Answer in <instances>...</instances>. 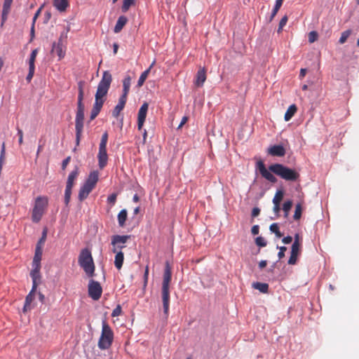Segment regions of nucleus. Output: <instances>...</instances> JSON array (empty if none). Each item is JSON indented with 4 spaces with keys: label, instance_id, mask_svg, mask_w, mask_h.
Returning a JSON list of instances; mask_svg holds the SVG:
<instances>
[{
    "label": "nucleus",
    "instance_id": "45",
    "mask_svg": "<svg viewBox=\"0 0 359 359\" xmlns=\"http://www.w3.org/2000/svg\"><path fill=\"white\" fill-rule=\"evenodd\" d=\"M255 243L259 247H265L266 245V241L264 238L262 236L257 237L255 239Z\"/></svg>",
    "mask_w": 359,
    "mask_h": 359
},
{
    "label": "nucleus",
    "instance_id": "57",
    "mask_svg": "<svg viewBox=\"0 0 359 359\" xmlns=\"http://www.w3.org/2000/svg\"><path fill=\"white\" fill-rule=\"evenodd\" d=\"M41 9H42V7H40V8L37 10V11L36 12V13L34 14V18H33V23H34V24L35 23V22H36V20L37 18L39 17V14H40V13H41Z\"/></svg>",
    "mask_w": 359,
    "mask_h": 359
},
{
    "label": "nucleus",
    "instance_id": "5",
    "mask_svg": "<svg viewBox=\"0 0 359 359\" xmlns=\"http://www.w3.org/2000/svg\"><path fill=\"white\" fill-rule=\"evenodd\" d=\"M114 341V332L106 320L102 323V332L98 340L97 346L101 350H106L111 347Z\"/></svg>",
    "mask_w": 359,
    "mask_h": 359
},
{
    "label": "nucleus",
    "instance_id": "48",
    "mask_svg": "<svg viewBox=\"0 0 359 359\" xmlns=\"http://www.w3.org/2000/svg\"><path fill=\"white\" fill-rule=\"evenodd\" d=\"M117 194L114 193L108 196L107 198V202L112 205L115 204L116 201Z\"/></svg>",
    "mask_w": 359,
    "mask_h": 359
},
{
    "label": "nucleus",
    "instance_id": "43",
    "mask_svg": "<svg viewBox=\"0 0 359 359\" xmlns=\"http://www.w3.org/2000/svg\"><path fill=\"white\" fill-rule=\"evenodd\" d=\"M292 206V201H287L283 203V210L285 212V217H287Z\"/></svg>",
    "mask_w": 359,
    "mask_h": 359
},
{
    "label": "nucleus",
    "instance_id": "53",
    "mask_svg": "<svg viewBox=\"0 0 359 359\" xmlns=\"http://www.w3.org/2000/svg\"><path fill=\"white\" fill-rule=\"evenodd\" d=\"M259 231V227L258 225H254L251 229V232L253 235H257Z\"/></svg>",
    "mask_w": 359,
    "mask_h": 359
},
{
    "label": "nucleus",
    "instance_id": "42",
    "mask_svg": "<svg viewBox=\"0 0 359 359\" xmlns=\"http://www.w3.org/2000/svg\"><path fill=\"white\" fill-rule=\"evenodd\" d=\"M302 207L301 203H297L295 206V211L294 214V219L298 220L301 218L302 216Z\"/></svg>",
    "mask_w": 359,
    "mask_h": 359
},
{
    "label": "nucleus",
    "instance_id": "39",
    "mask_svg": "<svg viewBox=\"0 0 359 359\" xmlns=\"http://www.w3.org/2000/svg\"><path fill=\"white\" fill-rule=\"evenodd\" d=\"M270 231L273 233H274L277 238H281L283 236L282 233L279 230V226L277 223H273L271 224Z\"/></svg>",
    "mask_w": 359,
    "mask_h": 359
},
{
    "label": "nucleus",
    "instance_id": "64",
    "mask_svg": "<svg viewBox=\"0 0 359 359\" xmlns=\"http://www.w3.org/2000/svg\"><path fill=\"white\" fill-rule=\"evenodd\" d=\"M113 48H114V53L116 54L117 53V50H118V45L115 43L113 45Z\"/></svg>",
    "mask_w": 359,
    "mask_h": 359
},
{
    "label": "nucleus",
    "instance_id": "51",
    "mask_svg": "<svg viewBox=\"0 0 359 359\" xmlns=\"http://www.w3.org/2000/svg\"><path fill=\"white\" fill-rule=\"evenodd\" d=\"M46 239V230H44L43 231L42 236L40 238V240L39 241L37 245H39V246H41L44 243Z\"/></svg>",
    "mask_w": 359,
    "mask_h": 359
},
{
    "label": "nucleus",
    "instance_id": "35",
    "mask_svg": "<svg viewBox=\"0 0 359 359\" xmlns=\"http://www.w3.org/2000/svg\"><path fill=\"white\" fill-rule=\"evenodd\" d=\"M149 72H150V69H147L141 74V75L138 79V81H137L138 87H141L144 84V81H146L147 78L148 77Z\"/></svg>",
    "mask_w": 359,
    "mask_h": 359
},
{
    "label": "nucleus",
    "instance_id": "1",
    "mask_svg": "<svg viewBox=\"0 0 359 359\" xmlns=\"http://www.w3.org/2000/svg\"><path fill=\"white\" fill-rule=\"evenodd\" d=\"M256 169L259 170L264 178L272 183L276 182L277 179L271 172L287 182H295L299 180L300 176L296 170L280 163L272 164L269 167L268 170L262 160H259L257 162Z\"/></svg>",
    "mask_w": 359,
    "mask_h": 359
},
{
    "label": "nucleus",
    "instance_id": "23",
    "mask_svg": "<svg viewBox=\"0 0 359 359\" xmlns=\"http://www.w3.org/2000/svg\"><path fill=\"white\" fill-rule=\"evenodd\" d=\"M127 22H128V18L126 16H124V15L120 16L118 18V20L115 25L114 32L115 33H119L122 30L123 27L126 25Z\"/></svg>",
    "mask_w": 359,
    "mask_h": 359
},
{
    "label": "nucleus",
    "instance_id": "34",
    "mask_svg": "<svg viewBox=\"0 0 359 359\" xmlns=\"http://www.w3.org/2000/svg\"><path fill=\"white\" fill-rule=\"evenodd\" d=\"M84 86H85V81H80L78 82V102H83V97H84Z\"/></svg>",
    "mask_w": 359,
    "mask_h": 359
},
{
    "label": "nucleus",
    "instance_id": "11",
    "mask_svg": "<svg viewBox=\"0 0 359 359\" xmlns=\"http://www.w3.org/2000/svg\"><path fill=\"white\" fill-rule=\"evenodd\" d=\"M149 104L144 102L140 107L138 111L137 116V127L139 130H141L146 119Z\"/></svg>",
    "mask_w": 359,
    "mask_h": 359
},
{
    "label": "nucleus",
    "instance_id": "59",
    "mask_svg": "<svg viewBox=\"0 0 359 359\" xmlns=\"http://www.w3.org/2000/svg\"><path fill=\"white\" fill-rule=\"evenodd\" d=\"M267 264V262L266 260H262L259 263V267L262 269H264Z\"/></svg>",
    "mask_w": 359,
    "mask_h": 359
},
{
    "label": "nucleus",
    "instance_id": "27",
    "mask_svg": "<svg viewBox=\"0 0 359 359\" xmlns=\"http://www.w3.org/2000/svg\"><path fill=\"white\" fill-rule=\"evenodd\" d=\"M115 253H116V256H115V259H114V265H115L116 268L119 270L121 269L123 264L124 255H123V252L121 251H119V252H117Z\"/></svg>",
    "mask_w": 359,
    "mask_h": 359
},
{
    "label": "nucleus",
    "instance_id": "4",
    "mask_svg": "<svg viewBox=\"0 0 359 359\" xmlns=\"http://www.w3.org/2000/svg\"><path fill=\"white\" fill-rule=\"evenodd\" d=\"M78 262L87 276L92 278L95 275V264L91 252L88 248L82 249L79 255Z\"/></svg>",
    "mask_w": 359,
    "mask_h": 359
},
{
    "label": "nucleus",
    "instance_id": "24",
    "mask_svg": "<svg viewBox=\"0 0 359 359\" xmlns=\"http://www.w3.org/2000/svg\"><path fill=\"white\" fill-rule=\"evenodd\" d=\"M75 121H84V104L83 102H77V111Z\"/></svg>",
    "mask_w": 359,
    "mask_h": 359
},
{
    "label": "nucleus",
    "instance_id": "19",
    "mask_svg": "<svg viewBox=\"0 0 359 359\" xmlns=\"http://www.w3.org/2000/svg\"><path fill=\"white\" fill-rule=\"evenodd\" d=\"M93 189L94 188L92 187L91 186L87 184L86 183H84V184L81 187L79 190V201H82L84 199H86Z\"/></svg>",
    "mask_w": 359,
    "mask_h": 359
},
{
    "label": "nucleus",
    "instance_id": "36",
    "mask_svg": "<svg viewBox=\"0 0 359 359\" xmlns=\"http://www.w3.org/2000/svg\"><path fill=\"white\" fill-rule=\"evenodd\" d=\"M352 34L351 29H347L344 32H343L341 34V36L339 39V43L340 44H344L348 39V38L351 36Z\"/></svg>",
    "mask_w": 359,
    "mask_h": 359
},
{
    "label": "nucleus",
    "instance_id": "13",
    "mask_svg": "<svg viewBox=\"0 0 359 359\" xmlns=\"http://www.w3.org/2000/svg\"><path fill=\"white\" fill-rule=\"evenodd\" d=\"M268 154L272 156L283 157L285 155L286 151L283 146L276 144L270 147L267 151Z\"/></svg>",
    "mask_w": 359,
    "mask_h": 359
},
{
    "label": "nucleus",
    "instance_id": "8",
    "mask_svg": "<svg viewBox=\"0 0 359 359\" xmlns=\"http://www.w3.org/2000/svg\"><path fill=\"white\" fill-rule=\"evenodd\" d=\"M130 238V235H115L111 237V251L117 252L126 248V242Z\"/></svg>",
    "mask_w": 359,
    "mask_h": 359
},
{
    "label": "nucleus",
    "instance_id": "31",
    "mask_svg": "<svg viewBox=\"0 0 359 359\" xmlns=\"http://www.w3.org/2000/svg\"><path fill=\"white\" fill-rule=\"evenodd\" d=\"M128 212L126 209L121 210L118 214V225L121 227L124 226L126 221L127 219Z\"/></svg>",
    "mask_w": 359,
    "mask_h": 359
},
{
    "label": "nucleus",
    "instance_id": "29",
    "mask_svg": "<svg viewBox=\"0 0 359 359\" xmlns=\"http://www.w3.org/2000/svg\"><path fill=\"white\" fill-rule=\"evenodd\" d=\"M79 175V168L78 167H76L74 170H72L67 178V186H70L73 187L74 186V182L76 179V177Z\"/></svg>",
    "mask_w": 359,
    "mask_h": 359
},
{
    "label": "nucleus",
    "instance_id": "61",
    "mask_svg": "<svg viewBox=\"0 0 359 359\" xmlns=\"http://www.w3.org/2000/svg\"><path fill=\"white\" fill-rule=\"evenodd\" d=\"M148 274H149V269H148V267L146 268V270H145V272H144V283L147 284V280H148Z\"/></svg>",
    "mask_w": 359,
    "mask_h": 359
},
{
    "label": "nucleus",
    "instance_id": "9",
    "mask_svg": "<svg viewBox=\"0 0 359 359\" xmlns=\"http://www.w3.org/2000/svg\"><path fill=\"white\" fill-rule=\"evenodd\" d=\"M102 293V288L99 282L90 280L88 284V295L93 300H98Z\"/></svg>",
    "mask_w": 359,
    "mask_h": 359
},
{
    "label": "nucleus",
    "instance_id": "60",
    "mask_svg": "<svg viewBox=\"0 0 359 359\" xmlns=\"http://www.w3.org/2000/svg\"><path fill=\"white\" fill-rule=\"evenodd\" d=\"M187 120H188V118L187 116H184L181 121L180 124L178 126V128H180L181 127H182V126L187 123Z\"/></svg>",
    "mask_w": 359,
    "mask_h": 359
},
{
    "label": "nucleus",
    "instance_id": "12",
    "mask_svg": "<svg viewBox=\"0 0 359 359\" xmlns=\"http://www.w3.org/2000/svg\"><path fill=\"white\" fill-rule=\"evenodd\" d=\"M41 265L32 264V269L30 272V276L32 279V285H35V287H38L40 283L41 274H40Z\"/></svg>",
    "mask_w": 359,
    "mask_h": 359
},
{
    "label": "nucleus",
    "instance_id": "20",
    "mask_svg": "<svg viewBox=\"0 0 359 359\" xmlns=\"http://www.w3.org/2000/svg\"><path fill=\"white\" fill-rule=\"evenodd\" d=\"M83 129V121H75L76 144H79Z\"/></svg>",
    "mask_w": 359,
    "mask_h": 359
},
{
    "label": "nucleus",
    "instance_id": "22",
    "mask_svg": "<svg viewBox=\"0 0 359 359\" xmlns=\"http://www.w3.org/2000/svg\"><path fill=\"white\" fill-rule=\"evenodd\" d=\"M126 101H127L126 98H123L121 97L119 98L118 103L116 104V106L114 107V109L113 110V112H112L113 116H114L116 118L118 116L120 112L123 109V108L126 105Z\"/></svg>",
    "mask_w": 359,
    "mask_h": 359
},
{
    "label": "nucleus",
    "instance_id": "54",
    "mask_svg": "<svg viewBox=\"0 0 359 359\" xmlns=\"http://www.w3.org/2000/svg\"><path fill=\"white\" fill-rule=\"evenodd\" d=\"M273 212L278 215L280 210V203H273Z\"/></svg>",
    "mask_w": 359,
    "mask_h": 359
},
{
    "label": "nucleus",
    "instance_id": "18",
    "mask_svg": "<svg viewBox=\"0 0 359 359\" xmlns=\"http://www.w3.org/2000/svg\"><path fill=\"white\" fill-rule=\"evenodd\" d=\"M93 189L94 188L92 187L91 186L87 184L86 183H84V184L81 187L79 190V201H82L84 199H86Z\"/></svg>",
    "mask_w": 359,
    "mask_h": 359
},
{
    "label": "nucleus",
    "instance_id": "30",
    "mask_svg": "<svg viewBox=\"0 0 359 359\" xmlns=\"http://www.w3.org/2000/svg\"><path fill=\"white\" fill-rule=\"evenodd\" d=\"M41 256H42L41 246H39V245H36V250H35V254H34V256L33 258L32 264L41 265Z\"/></svg>",
    "mask_w": 359,
    "mask_h": 359
},
{
    "label": "nucleus",
    "instance_id": "10",
    "mask_svg": "<svg viewBox=\"0 0 359 359\" xmlns=\"http://www.w3.org/2000/svg\"><path fill=\"white\" fill-rule=\"evenodd\" d=\"M36 288L37 287H35V285H32L31 291L27 295L24 306L22 308L23 313H27V311H31L32 309H34V305L33 304V301L35 299Z\"/></svg>",
    "mask_w": 359,
    "mask_h": 359
},
{
    "label": "nucleus",
    "instance_id": "52",
    "mask_svg": "<svg viewBox=\"0 0 359 359\" xmlns=\"http://www.w3.org/2000/svg\"><path fill=\"white\" fill-rule=\"evenodd\" d=\"M70 160H71V157L68 156V157H67L65 159H64L62 161V170H65L66 169L67 165L70 162Z\"/></svg>",
    "mask_w": 359,
    "mask_h": 359
},
{
    "label": "nucleus",
    "instance_id": "50",
    "mask_svg": "<svg viewBox=\"0 0 359 359\" xmlns=\"http://www.w3.org/2000/svg\"><path fill=\"white\" fill-rule=\"evenodd\" d=\"M34 70L35 69H29V72L26 77V80L28 83H29L32 81L34 74Z\"/></svg>",
    "mask_w": 359,
    "mask_h": 359
},
{
    "label": "nucleus",
    "instance_id": "63",
    "mask_svg": "<svg viewBox=\"0 0 359 359\" xmlns=\"http://www.w3.org/2000/svg\"><path fill=\"white\" fill-rule=\"evenodd\" d=\"M39 299L41 303H43L45 300L44 294H43L41 292H39Z\"/></svg>",
    "mask_w": 359,
    "mask_h": 359
},
{
    "label": "nucleus",
    "instance_id": "17",
    "mask_svg": "<svg viewBox=\"0 0 359 359\" xmlns=\"http://www.w3.org/2000/svg\"><path fill=\"white\" fill-rule=\"evenodd\" d=\"M12 3L13 0H4V1L1 14L2 23L5 22L8 18V15L11 11Z\"/></svg>",
    "mask_w": 359,
    "mask_h": 359
},
{
    "label": "nucleus",
    "instance_id": "55",
    "mask_svg": "<svg viewBox=\"0 0 359 359\" xmlns=\"http://www.w3.org/2000/svg\"><path fill=\"white\" fill-rule=\"evenodd\" d=\"M260 213V209L259 208H254L252 210V216L255 217L258 216Z\"/></svg>",
    "mask_w": 359,
    "mask_h": 359
},
{
    "label": "nucleus",
    "instance_id": "58",
    "mask_svg": "<svg viewBox=\"0 0 359 359\" xmlns=\"http://www.w3.org/2000/svg\"><path fill=\"white\" fill-rule=\"evenodd\" d=\"M293 243H297V246L301 247V243L299 242V236L298 233L295 234L294 241Z\"/></svg>",
    "mask_w": 359,
    "mask_h": 359
},
{
    "label": "nucleus",
    "instance_id": "15",
    "mask_svg": "<svg viewBox=\"0 0 359 359\" xmlns=\"http://www.w3.org/2000/svg\"><path fill=\"white\" fill-rule=\"evenodd\" d=\"M52 53H55L59 57V60L62 59L65 55V52L63 50V46L61 39H59L57 43L54 42L52 46Z\"/></svg>",
    "mask_w": 359,
    "mask_h": 359
},
{
    "label": "nucleus",
    "instance_id": "25",
    "mask_svg": "<svg viewBox=\"0 0 359 359\" xmlns=\"http://www.w3.org/2000/svg\"><path fill=\"white\" fill-rule=\"evenodd\" d=\"M131 79L130 76H126L123 81V94L121 96L123 98H126L130 90Z\"/></svg>",
    "mask_w": 359,
    "mask_h": 359
},
{
    "label": "nucleus",
    "instance_id": "62",
    "mask_svg": "<svg viewBox=\"0 0 359 359\" xmlns=\"http://www.w3.org/2000/svg\"><path fill=\"white\" fill-rule=\"evenodd\" d=\"M306 69H301L300 73H299L300 79L304 78L305 76V75H306Z\"/></svg>",
    "mask_w": 359,
    "mask_h": 359
},
{
    "label": "nucleus",
    "instance_id": "44",
    "mask_svg": "<svg viewBox=\"0 0 359 359\" xmlns=\"http://www.w3.org/2000/svg\"><path fill=\"white\" fill-rule=\"evenodd\" d=\"M318 37V34L317 32H316V31L310 32L309 33V36H308L309 43H312L315 42L316 41H317Z\"/></svg>",
    "mask_w": 359,
    "mask_h": 359
},
{
    "label": "nucleus",
    "instance_id": "14",
    "mask_svg": "<svg viewBox=\"0 0 359 359\" xmlns=\"http://www.w3.org/2000/svg\"><path fill=\"white\" fill-rule=\"evenodd\" d=\"M300 250L301 247H298L297 243H292L288 264L294 265L297 263L298 255L300 253Z\"/></svg>",
    "mask_w": 359,
    "mask_h": 359
},
{
    "label": "nucleus",
    "instance_id": "41",
    "mask_svg": "<svg viewBox=\"0 0 359 359\" xmlns=\"http://www.w3.org/2000/svg\"><path fill=\"white\" fill-rule=\"evenodd\" d=\"M283 0H276V4L274 6V8L272 11V13H271V20L276 16V15L277 14L278 10L280 9V8L281 7L282 4H283Z\"/></svg>",
    "mask_w": 359,
    "mask_h": 359
},
{
    "label": "nucleus",
    "instance_id": "16",
    "mask_svg": "<svg viewBox=\"0 0 359 359\" xmlns=\"http://www.w3.org/2000/svg\"><path fill=\"white\" fill-rule=\"evenodd\" d=\"M205 80L206 71L205 68H201L196 75L195 85L198 87H201L203 86Z\"/></svg>",
    "mask_w": 359,
    "mask_h": 359
},
{
    "label": "nucleus",
    "instance_id": "40",
    "mask_svg": "<svg viewBox=\"0 0 359 359\" xmlns=\"http://www.w3.org/2000/svg\"><path fill=\"white\" fill-rule=\"evenodd\" d=\"M72 187L70 186L66 185V189L65 191V203L66 205H68L70 198H71V194H72Z\"/></svg>",
    "mask_w": 359,
    "mask_h": 359
},
{
    "label": "nucleus",
    "instance_id": "32",
    "mask_svg": "<svg viewBox=\"0 0 359 359\" xmlns=\"http://www.w3.org/2000/svg\"><path fill=\"white\" fill-rule=\"evenodd\" d=\"M252 287L255 289L259 290L262 293H266L269 290V285L267 283H259V282L253 283Z\"/></svg>",
    "mask_w": 359,
    "mask_h": 359
},
{
    "label": "nucleus",
    "instance_id": "7",
    "mask_svg": "<svg viewBox=\"0 0 359 359\" xmlns=\"http://www.w3.org/2000/svg\"><path fill=\"white\" fill-rule=\"evenodd\" d=\"M107 141L108 133L107 132H104L101 137L100 143L99 145V152L97 154L98 165L101 170L107 165L108 161V155L107 153Z\"/></svg>",
    "mask_w": 359,
    "mask_h": 359
},
{
    "label": "nucleus",
    "instance_id": "46",
    "mask_svg": "<svg viewBox=\"0 0 359 359\" xmlns=\"http://www.w3.org/2000/svg\"><path fill=\"white\" fill-rule=\"evenodd\" d=\"M287 20L288 19H287V15H285L282 18V19L280 20V21L279 22V25H278V33L282 32V29H283V27L286 25Z\"/></svg>",
    "mask_w": 359,
    "mask_h": 359
},
{
    "label": "nucleus",
    "instance_id": "38",
    "mask_svg": "<svg viewBox=\"0 0 359 359\" xmlns=\"http://www.w3.org/2000/svg\"><path fill=\"white\" fill-rule=\"evenodd\" d=\"M283 196H284L283 191V190H278L276 192L275 196H274V197L273 198V203H280V202L283 200Z\"/></svg>",
    "mask_w": 359,
    "mask_h": 359
},
{
    "label": "nucleus",
    "instance_id": "56",
    "mask_svg": "<svg viewBox=\"0 0 359 359\" xmlns=\"http://www.w3.org/2000/svg\"><path fill=\"white\" fill-rule=\"evenodd\" d=\"M282 241L285 244H289L292 241V237L290 236H287L286 237H284Z\"/></svg>",
    "mask_w": 359,
    "mask_h": 359
},
{
    "label": "nucleus",
    "instance_id": "33",
    "mask_svg": "<svg viewBox=\"0 0 359 359\" xmlns=\"http://www.w3.org/2000/svg\"><path fill=\"white\" fill-rule=\"evenodd\" d=\"M37 53L38 49L36 48L32 51L28 61L29 69H35L34 62L36 58Z\"/></svg>",
    "mask_w": 359,
    "mask_h": 359
},
{
    "label": "nucleus",
    "instance_id": "28",
    "mask_svg": "<svg viewBox=\"0 0 359 359\" xmlns=\"http://www.w3.org/2000/svg\"><path fill=\"white\" fill-rule=\"evenodd\" d=\"M297 111V107L295 104L290 105L287 108V109L285 114V116H284L285 121H290L292 118V116L295 114Z\"/></svg>",
    "mask_w": 359,
    "mask_h": 359
},
{
    "label": "nucleus",
    "instance_id": "6",
    "mask_svg": "<svg viewBox=\"0 0 359 359\" xmlns=\"http://www.w3.org/2000/svg\"><path fill=\"white\" fill-rule=\"evenodd\" d=\"M48 200L46 196H38L35 199L34 205L32 212L33 222L38 223L42 218L48 206Z\"/></svg>",
    "mask_w": 359,
    "mask_h": 359
},
{
    "label": "nucleus",
    "instance_id": "3",
    "mask_svg": "<svg viewBox=\"0 0 359 359\" xmlns=\"http://www.w3.org/2000/svg\"><path fill=\"white\" fill-rule=\"evenodd\" d=\"M172 278V271L171 268L168 264L166 262L163 277V283H162V288H161V296H162V302L163 306V312L165 315L166 318L168 316L169 311V305H170V283Z\"/></svg>",
    "mask_w": 359,
    "mask_h": 359
},
{
    "label": "nucleus",
    "instance_id": "26",
    "mask_svg": "<svg viewBox=\"0 0 359 359\" xmlns=\"http://www.w3.org/2000/svg\"><path fill=\"white\" fill-rule=\"evenodd\" d=\"M53 5L57 10L60 12H64L68 7L69 3L67 0H54Z\"/></svg>",
    "mask_w": 359,
    "mask_h": 359
},
{
    "label": "nucleus",
    "instance_id": "47",
    "mask_svg": "<svg viewBox=\"0 0 359 359\" xmlns=\"http://www.w3.org/2000/svg\"><path fill=\"white\" fill-rule=\"evenodd\" d=\"M122 309L121 305H117L116 307L113 310L111 313L112 317L119 316L121 314Z\"/></svg>",
    "mask_w": 359,
    "mask_h": 359
},
{
    "label": "nucleus",
    "instance_id": "21",
    "mask_svg": "<svg viewBox=\"0 0 359 359\" xmlns=\"http://www.w3.org/2000/svg\"><path fill=\"white\" fill-rule=\"evenodd\" d=\"M98 179L99 173L97 171L94 170L89 174L85 183L94 188L98 181Z\"/></svg>",
    "mask_w": 359,
    "mask_h": 359
},
{
    "label": "nucleus",
    "instance_id": "37",
    "mask_svg": "<svg viewBox=\"0 0 359 359\" xmlns=\"http://www.w3.org/2000/svg\"><path fill=\"white\" fill-rule=\"evenodd\" d=\"M135 0H123L121 7L122 11L123 13L127 12L132 6L135 5Z\"/></svg>",
    "mask_w": 359,
    "mask_h": 359
},
{
    "label": "nucleus",
    "instance_id": "2",
    "mask_svg": "<svg viewBox=\"0 0 359 359\" xmlns=\"http://www.w3.org/2000/svg\"><path fill=\"white\" fill-rule=\"evenodd\" d=\"M112 81V76L109 72L105 71L98 83L95 95V102L90 113V119L93 120L100 112L105 102L106 96Z\"/></svg>",
    "mask_w": 359,
    "mask_h": 359
},
{
    "label": "nucleus",
    "instance_id": "49",
    "mask_svg": "<svg viewBox=\"0 0 359 359\" xmlns=\"http://www.w3.org/2000/svg\"><path fill=\"white\" fill-rule=\"evenodd\" d=\"M287 250V248L285 246H282L279 248V252L278 253V257L279 259L283 258L285 257V252Z\"/></svg>",
    "mask_w": 359,
    "mask_h": 359
}]
</instances>
